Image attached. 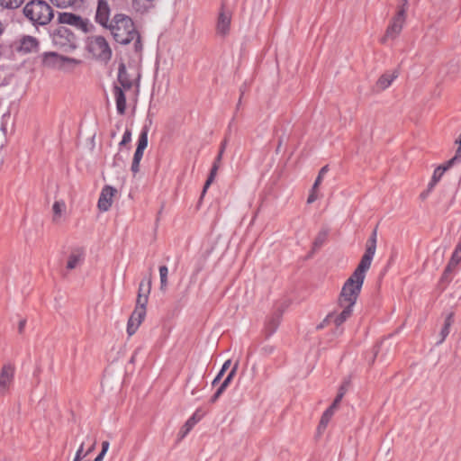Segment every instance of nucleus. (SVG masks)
Here are the masks:
<instances>
[{
	"mask_svg": "<svg viewBox=\"0 0 461 461\" xmlns=\"http://www.w3.org/2000/svg\"><path fill=\"white\" fill-rule=\"evenodd\" d=\"M405 20H406V8H405V5H403L402 6H401L398 9L396 14L390 21V23L386 28L385 33L381 40L382 43H386L390 40L396 39L400 35V33L403 28Z\"/></svg>",
	"mask_w": 461,
	"mask_h": 461,
	"instance_id": "nucleus-6",
	"label": "nucleus"
},
{
	"mask_svg": "<svg viewBox=\"0 0 461 461\" xmlns=\"http://www.w3.org/2000/svg\"><path fill=\"white\" fill-rule=\"evenodd\" d=\"M223 151H224V146H222L221 148V150H220L217 158H215V161H214L213 164H218L219 166L221 165V157H222Z\"/></svg>",
	"mask_w": 461,
	"mask_h": 461,
	"instance_id": "nucleus-44",
	"label": "nucleus"
},
{
	"mask_svg": "<svg viewBox=\"0 0 461 461\" xmlns=\"http://www.w3.org/2000/svg\"><path fill=\"white\" fill-rule=\"evenodd\" d=\"M110 443L108 441H103L102 442V450L98 454V456L95 458L94 461H104V458L109 449Z\"/></svg>",
	"mask_w": 461,
	"mask_h": 461,
	"instance_id": "nucleus-35",
	"label": "nucleus"
},
{
	"mask_svg": "<svg viewBox=\"0 0 461 461\" xmlns=\"http://www.w3.org/2000/svg\"><path fill=\"white\" fill-rule=\"evenodd\" d=\"M339 309L337 311H334L330 312L323 321V323L330 325L332 324L336 327H339L341 324H343L351 315L353 312V307L339 303L338 305Z\"/></svg>",
	"mask_w": 461,
	"mask_h": 461,
	"instance_id": "nucleus-8",
	"label": "nucleus"
},
{
	"mask_svg": "<svg viewBox=\"0 0 461 461\" xmlns=\"http://www.w3.org/2000/svg\"><path fill=\"white\" fill-rule=\"evenodd\" d=\"M131 131L130 129H126L123 133L122 139L120 142V146L126 145L129 142H131Z\"/></svg>",
	"mask_w": 461,
	"mask_h": 461,
	"instance_id": "nucleus-37",
	"label": "nucleus"
},
{
	"mask_svg": "<svg viewBox=\"0 0 461 461\" xmlns=\"http://www.w3.org/2000/svg\"><path fill=\"white\" fill-rule=\"evenodd\" d=\"M461 261V249L456 247L453 252L452 258L448 263V269L456 268L458 263Z\"/></svg>",
	"mask_w": 461,
	"mask_h": 461,
	"instance_id": "nucleus-31",
	"label": "nucleus"
},
{
	"mask_svg": "<svg viewBox=\"0 0 461 461\" xmlns=\"http://www.w3.org/2000/svg\"><path fill=\"white\" fill-rule=\"evenodd\" d=\"M108 27L114 40L121 44H128L137 36L132 19L123 14H115Z\"/></svg>",
	"mask_w": 461,
	"mask_h": 461,
	"instance_id": "nucleus-2",
	"label": "nucleus"
},
{
	"mask_svg": "<svg viewBox=\"0 0 461 461\" xmlns=\"http://www.w3.org/2000/svg\"><path fill=\"white\" fill-rule=\"evenodd\" d=\"M151 281L147 282V286L144 294H138L135 309L146 310L148 303L149 294L150 293Z\"/></svg>",
	"mask_w": 461,
	"mask_h": 461,
	"instance_id": "nucleus-23",
	"label": "nucleus"
},
{
	"mask_svg": "<svg viewBox=\"0 0 461 461\" xmlns=\"http://www.w3.org/2000/svg\"><path fill=\"white\" fill-rule=\"evenodd\" d=\"M117 190L110 185L104 186L100 194L97 207L102 212H107L112 204H113V199L114 195L116 194Z\"/></svg>",
	"mask_w": 461,
	"mask_h": 461,
	"instance_id": "nucleus-12",
	"label": "nucleus"
},
{
	"mask_svg": "<svg viewBox=\"0 0 461 461\" xmlns=\"http://www.w3.org/2000/svg\"><path fill=\"white\" fill-rule=\"evenodd\" d=\"M25 323H26V321H25V320H22V321L19 322V332H23V328H24V326H25Z\"/></svg>",
	"mask_w": 461,
	"mask_h": 461,
	"instance_id": "nucleus-49",
	"label": "nucleus"
},
{
	"mask_svg": "<svg viewBox=\"0 0 461 461\" xmlns=\"http://www.w3.org/2000/svg\"><path fill=\"white\" fill-rule=\"evenodd\" d=\"M24 0H0V5L5 8H17L19 7Z\"/></svg>",
	"mask_w": 461,
	"mask_h": 461,
	"instance_id": "nucleus-34",
	"label": "nucleus"
},
{
	"mask_svg": "<svg viewBox=\"0 0 461 461\" xmlns=\"http://www.w3.org/2000/svg\"><path fill=\"white\" fill-rule=\"evenodd\" d=\"M225 373V371H223L222 369L220 370L219 374L217 375H220V379L221 378V376L223 375V374Z\"/></svg>",
	"mask_w": 461,
	"mask_h": 461,
	"instance_id": "nucleus-54",
	"label": "nucleus"
},
{
	"mask_svg": "<svg viewBox=\"0 0 461 461\" xmlns=\"http://www.w3.org/2000/svg\"><path fill=\"white\" fill-rule=\"evenodd\" d=\"M58 20L61 24H68L74 26L75 28L84 32H89L90 28L92 27V24L87 19H84L81 16L71 13L59 14Z\"/></svg>",
	"mask_w": 461,
	"mask_h": 461,
	"instance_id": "nucleus-9",
	"label": "nucleus"
},
{
	"mask_svg": "<svg viewBox=\"0 0 461 461\" xmlns=\"http://www.w3.org/2000/svg\"><path fill=\"white\" fill-rule=\"evenodd\" d=\"M148 147V129L144 128L142 129L141 132L140 133L138 143H137V149L135 150L132 164H131V171L133 174H137L140 170V163L142 159L144 150Z\"/></svg>",
	"mask_w": 461,
	"mask_h": 461,
	"instance_id": "nucleus-11",
	"label": "nucleus"
},
{
	"mask_svg": "<svg viewBox=\"0 0 461 461\" xmlns=\"http://www.w3.org/2000/svg\"><path fill=\"white\" fill-rule=\"evenodd\" d=\"M146 317V310L135 309L133 310L131 315L127 323V333L129 336H132L136 333L139 327L143 322Z\"/></svg>",
	"mask_w": 461,
	"mask_h": 461,
	"instance_id": "nucleus-13",
	"label": "nucleus"
},
{
	"mask_svg": "<svg viewBox=\"0 0 461 461\" xmlns=\"http://www.w3.org/2000/svg\"><path fill=\"white\" fill-rule=\"evenodd\" d=\"M220 375H216V377L213 379L212 381V385H215L216 384H218L220 382Z\"/></svg>",
	"mask_w": 461,
	"mask_h": 461,
	"instance_id": "nucleus-51",
	"label": "nucleus"
},
{
	"mask_svg": "<svg viewBox=\"0 0 461 461\" xmlns=\"http://www.w3.org/2000/svg\"><path fill=\"white\" fill-rule=\"evenodd\" d=\"M237 369H238V363L235 364V366H233L231 371L228 374L227 377L224 379V381L221 384L220 388L221 390L225 391L226 388L229 386V384H230V382L232 381L233 377L236 375Z\"/></svg>",
	"mask_w": 461,
	"mask_h": 461,
	"instance_id": "nucleus-32",
	"label": "nucleus"
},
{
	"mask_svg": "<svg viewBox=\"0 0 461 461\" xmlns=\"http://www.w3.org/2000/svg\"><path fill=\"white\" fill-rule=\"evenodd\" d=\"M95 447V441L93 442V444L86 449V454L88 456L91 452L94 451Z\"/></svg>",
	"mask_w": 461,
	"mask_h": 461,
	"instance_id": "nucleus-48",
	"label": "nucleus"
},
{
	"mask_svg": "<svg viewBox=\"0 0 461 461\" xmlns=\"http://www.w3.org/2000/svg\"><path fill=\"white\" fill-rule=\"evenodd\" d=\"M345 393H346V389H345L343 386H341V387L339 388V391L338 394H342V398H343V397H344Z\"/></svg>",
	"mask_w": 461,
	"mask_h": 461,
	"instance_id": "nucleus-50",
	"label": "nucleus"
},
{
	"mask_svg": "<svg viewBox=\"0 0 461 461\" xmlns=\"http://www.w3.org/2000/svg\"><path fill=\"white\" fill-rule=\"evenodd\" d=\"M167 276H168V268L166 266H161L159 267V277H160V289L165 291L167 286Z\"/></svg>",
	"mask_w": 461,
	"mask_h": 461,
	"instance_id": "nucleus-27",
	"label": "nucleus"
},
{
	"mask_svg": "<svg viewBox=\"0 0 461 461\" xmlns=\"http://www.w3.org/2000/svg\"><path fill=\"white\" fill-rule=\"evenodd\" d=\"M42 65L50 69L65 70L68 67L77 66L78 59L65 57L56 52H44L41 56Z\"/></svg>",
	"mask_w": 461,
	"mask_h": 461,
	"instance_id": "nucleus-5",
	"label": "nucleus"
},
{
	"mask_svg": "<svg viewBox=\"0 0 461 461\" xmlns=\"http://www.w3.org/2000/svg\"><path fill=\"white\" fill-rule=\"evenodd\" d=\"M203 416H204V412L198 409L194 411V413L190 418H194L195 424H196L199 420H201L203 419Z\"/></svg>",
	"mask_w": 461,
	"mask_h": 461,
	"instance_id": "nucleus-40",
	"label": "nucleus"
},
{
	"mask_svg": "<svg viewBox=\"0 0 461 461\" xmlns=\"http://www.w3.org/2000/svg\"><path fill=\"white\" fill-rule=\"evenodd\" d=\"M23 14L32 23L48 24L53 18L51 6L43 0H32L26 4Z\"/></svg>",
	"mask_w": 461,
	"mask_h": 461,
	"instance_id": "nucleus-3",
	"label": "nucleus"
},
{
	"mask_svg": "<svg viewBox=\"0 0 461 461\" xmlns=\"http://www.w3.org/2000/svg\"><path fill=\"white\" fill-rule=\"evenodd\" d=\"M452 323H453V315H452V313H449L446 316L444 322L440 328V331H439V335H438L439 339L437 340V344H441L446 339V338L449 334L450 326L452 325Z\"/></svg>",
	"mask_w": 461,
	"mask_h": 461,
	"instance_id": "nucleus-20",
	"label": "nucleus"
},
{
	"mask_svg": "<svg viewBox=\"0 0 461 461\" xmlns=\"http://www.w3.org/2000/svg\"><path fill=\"white\" fill-rule=\"evenodd\" d=\"M377 230L375 229L367 240L366 250L357 268L344 283L339 297V303L354 307L361 293L366 278L376 250Z\"/></svg>",
	"mask_w": 461,
	"mask_h": 461,
	"instance_id": "nucleus-1",
	"label": "nucleus"
},
{
	"mask_svg": "<svg viewBox=\"0 0 461 461\" xmlns=\"http://www.w3.org/2000/svg\"><path fill=\"white\" fill-rule=\"evenodd\" d=\"M88 50L98 59L107 61L112 57V50L103 36H92L88 39Z\"/></svg>",
	"mask_w": 461,
	"mask_h": 461,
	"instance_id": "nucleus-7",
	"label": "nucleus"
},
{
	"mask_svg": "<svg viewBox=\"0 0 461 461\" xmlns=\"http://www.w3.org/2000/svg\"><path fill=\"white\" fill-rule=\"evenodd\" d=\"M110 17V7L105 0H99L96 9L95 19L98 23L107 27Z\"/></svg>",
	"mask_w": 461,
	"mask_h": 461,
	"instance_id": "nucleus-15",
	"label": "nucleus"
},
{
	"mask_svg": "<svg viewBox=\"0 0 461 461\" xmlns=\"http://www.w3.org/2000/svg\"><path fill=\"white\" fill-rule=\"evenodd\" d=\"M225 373V371H223L222 369L220 370L219 374L217 375H220V379L221 378V376L223 375V374Z\"/></svg>",
	"mask_w": 461,
	"mask_h": 461,
	"instance_id": "nucleus-53",
	"label": "nucleus"
},
{
	"mask_svg": "<svg viewBox=\"0 0 461 461\" xmlns=\"http://www.w3.org/2000/svg\"><path fill=\"white\" fill-rule=\"evenodd\" d=\"M342 400V394H337L333 403L330 405L331 408L337 410Z\"/></svg>",
	"mask_w": 461,
	"mask_h": 461,
	"instance_id": "nucleus-43",
	"label": "nucleus"
},
{
	"mask_svg": "<svg viewBox=\"0 0 461 461\" xmlns=\"http://www.w3.org/2000/svg\"><path fill=\"white\" fill-rule=\"evenodd\" d=\"M230 364H231V360H230V359L226 360V361L224 362V364L222 365L221 369H222L223 371H226V370L230 367Z\"/></svg>",
	"mask_w": 461,
	"mask_h": 461,
	"instance_id": "nucleus-47",
	"label": "nucleus"
},
{
	"mask_svg": "<svg viewBox=\"0 0 461 461\" xmlns=\"http://www.w3.org/2000/svg\"><path fill=\"white\" fill-rule=\"evenodd\" d=\"M147 284L145 285L144 282H141L139 286V293L138 294H144L146 290Z\"/></svg>",
	"mask_w": 461,
	"mask_h": 461,
	"instance_id": "nucleus-46",
	"label": "nucleus"
},
{
	"mask_svg": "<svg viewBox=\"0 0 461 461\" xmlns=\"http://www.w3.org/2000/svg\"><path fill=\"white\" fill-rule=\"evenodd\" d=\"M15 375L14 365L5 364L0 370V395H5L13 387Z\"/></svg>",
	"mask_w": 461,
	"mask_h": 461,
	"instance_id": "nucleus-10",
	"label": "nucleus"
},
{
	"mask_svg": "<svg viewBox=\"0 0 461 461\" xmlns=\"http://www.w3.org/2000/svg\"><path fill=\"white\" fill-rule=\"evenodd\" d=\"M328 170H329L328 166H324L321 168V170L319 171L318 176L313 184L314 187H319L321 185V184L323 180V177L326 175V173L328 172Z\"/></svg>",
	"mask_w": 461,
	"mask_h": 461,
	"instance_id": "nucleus-36",
	"label": "nucleus"
},
{
	"mask_svg": "<svg viewBox=\"0 0 461 461\" xmlns=\"http://www.w3.org/2000/svg\"><path fill=\"white\" fill-rule=\"evenodd\" d=\"M397 77L398 73L396 71L383 74L376 81V88L378 90L387 89Z\"/></svg>",
	"mask_w": 461,
	"mask_h": 461,
	"instance_id": "nucleus-18",
	"label": "nucleus"
},
{
	"mask_svg": "<svg viewBox=\"0 0 461 461\" xmlns=\"http://www.w3.org/2000/svg\"><path fill=\"white\" fill-rule=\"evenodd\" d=\"M66 210V203L63 201H56L53 203L52 206V212H53V221L57 222L60 220L61 216L63 215L64 212Z\"/></svg>",
	"mask_w": 461,
	"mask_h": 461,
	"instance_id": "nucleus-25",
	"label": "nucleus"
},
{
	"mask_svg": "<svg viewBox=\"0 0 461 461\" xmlns=\"http://www.w3.org/2000/svg\"><path fill=\"white\" fill-rule=\"evenodd\" d=\"M39 41L32 36H24L20 40L17 50L23 54L38 50Z\"/></svg>",
	"mask_w": 461,
	"mask_h": 461,
	"instance_id": "nucleus-16",
	"label": "nucleus"
},
{
	"mask_svg": "<svg viewBox=\"0 0 461 461\" xmlns=\"http://www.w3.org/2000/svg\"><path fill=\"white\" fill-rule=\"evenodd\" d=\"M453 269L454 268L448 269V266L446 267V269L442 275V277L439 281V285L441 286V289H444L451 281V279H452L451 273H452Z\"/></svg>",
	"mask_w": 461,
	"mask_h": 461,
	"instance_id": "nucleus-29",
	"label": "nucleus"
},
{
	"mask_svg": "<svg viewBox=\"0 0 461 461\" xmlns=\"http://www.w3.org/2000/svg\"><path fill=\"white\" fill-rule=\"evenodd\" d=\"M52 41L55 46L64 51L74 50L77 47V39L76 35L67 27L61 25L58 27L53 34Z\"/></svg>",
	"mask_w": 461,
	"mask_h": 461,
	"instance_id": "nucleus-4",
	"label": "nucleus"
},
{
	"mask_svg": "<svg viewBox=\"0 0 461 461\" xmlns=\"http://www.w3.org/2000/svg\"><path fill=\"white\" fill-rule=\"evenodd\" d=\"M114 98L116 102V109L118 113L124 114L126 111V97L123 89L118 86H114L113 89Z\"/></svg>",
	"mask_w": 461,
	"mask_h": 461,
	"instance_id": "nucleus-19",
	"label": "nucleus"
},
{
	"mask_svg": "<svg viewBox=\"0 0 461 461\" xmlns=\"http://www.w3.org/2000/svg\"><path fill=\"white\" fill-rule=\"evenodd\" d=\"M336 410L331 408L330 406L323 412L319 428L325 429L331 420L332 416L334 415Z\"/></svg>",
	"mask_w": 461,
	"mask_h": 461,
	"instance_id": "nucleus-26",
	"label": "nucleus"
},
{
	"mask_svg": "<svg viewBox=\"0 0 461 461\" xmlns=\"http://www.w3.org/2000/svg\"><path fill=\"white\" fill-rule=\"evenodd\" d=\"M194 420H195L194 418H189L185 421L184 426L181 428L179 433L181 434L182 438L185 437L190 432V430L194 428V426L195 425Z\"/></svg>",
	"mask_w": 461,
	"mask_h": 461,
	"instance_id": "nucleus-33",
	"label": "nucleus"
},
{
	"mask_svg": "<svg viewBox=\"0 0 461 461\" xmlns=\"http://www.w3.org/2000/svg\"><path fill=\"white\" fill-rule=\"evenodd\" d=\"M86 456V451L84 450V444L82 443L76 453L74 461H81Z\"/></svg>",
	"mask_w": 461,
	"mask_h": 461,
	"instance_id": "nucleus-38",
	"label": "nucleus"
},
{
	"mask_svg": "<svg viewBox=\"0 0 461 461\" xmlns=\"http://www.w3.org/2000/svg\"><path fill=\"white\" fill-rule=\"evenodd\" d=\"M456 248H458L459 249H461V240L458 242V244L456 245Z\"/></svg>",
	"mask_w": 461,
	"mask_h": 461,
	"instance_id": "nucleus-55",
	"label": "nucleus"
},
{
	"mask_svg": "<svg viewBox=\"0 0 461 461\" xmlns=\"http://www.w3.org/2000/svg\"><path fill=\"white\" fill-rule=\"evenodd\" d=\"M156 0H132V8L138 13H145L154 6Z\"/></svg>",
	"mask_w": 461,
	"mask_h": 461,
	"instance_id": "nucleus-22",
	"label": "nucleus"
},
{
	"mask_svg": "<svg viewBox=\"0 0 461 461\" xmlns=\"http://www.w3.org/2000/svg\"><path fill=\"white\" fill-rule=\"evenodd\" d=\"M224 391L221 390L220 387L218 388V390L216 391V393H214V395L212 397V402H214L218 400V398L222 394Z\"/></svg>",
	"mask_w": 461,
	"mask_h": 461,
	"instance_id": "nucleus-45",
	"label": "nucleus"
},
{
	"mask_svg": "<svg viewBox=\"0 0 461 461\" xmlns=\"http://www.w3.org/2000/svg\"><path fill=\"white\" fill-rule=\"evenodd\" d=\"M50 2L59 8H68L77 5L80 0H50Z\"/></svg>",
	"mask_w": 461,
	"mask_h": 461,
	"instance_id": "nucleus-30",
	"label": "nucleus"
},
{
	"mask_svg": "<svg viewBox=\"0 0 461 461\" xmlns=\"http://www.w3.org/2000/svg\"><path fill=\"white\" fill-rule=\"evenodd\" d=\"M431 186H432V183H429L427 190H425L424 192H422L420 194V200L424 201V200H426L429 196Z\"/></svg>",
	"mask_w": 461,
	"mask_h": 461,
	"instance_id": "nucleus-41",
	"label": "nucleus"
},
{
	"mask_svg": "<svg viewBox=\"0 0 461 461\" xmlns=\"http://www.w3.org/2000/svg\"><path fill=\"white\" fill-rule=\"evenodd\" d=\"M456 143H458L459 146L456 151V155L454 156V158L458 159V161H461V133L458 140H456Z\"/></svg>",
	"mask_w": 461,
	"mask_h": 461,
	"instance_id": "nucleus-42",
	"label": "nucleus"
},
{
	"mask_svg": "<svg viewBox=\"0 0 461 461\" xmlns=\"http://www.w3.org/2000/svg\"><path fill=\"white\" fill-rule=\"evenodd\" d=\"M456 161H458V159H456V158H452L451 159H449L448 161H447L446 163H444L443 165H440L438 166L435 170H434V184L438 181L440 179V177L442 176V175L447 170L449 169Z\"/></svg>",
	"mask_w": 461,
	"mask_h": 461,
	"instance_id": "nucleus-24",
	"label": "nucleus"
},
{
	"mask_svg": "<svg viewBox=\"0 0 461 461\" xmlns=\"http://www.w3.org/2000/svg\"><path fill=\"white\" fill-rule=\"evenodd\" d=\"M4 32V25L3 23L0 22V35L3 33Z\"/></svg>",
	"mask_w": 461,
	"mask_h": 461,
	"instance_id": "nucleus-52",
	"label": "nucleus"
},
{
	"mask_svg": "<svg viewBox=\"0 0 461 461\" xmlns=\"http://www.w3.org/2000/svg\"><path fill=\"white\" fill-rule=\"evenodd\" d=\"M318 188L319 187H314V185H312L311 193L307 198L308 203H312L313 202H315L318 199V194H317Z\"/></svg>",
	"mask_w": 461,
	"mask_h": 461,
	"instance_id": "nucleus-39",
	"label": "nucleus"
},
{
	"mask_svg": "<svg viewBox=\"0 0 461 461\" xmlns=\"http://www.w3.org/2000/svg\"><path fill=\"white\" fill-rule=\"evenodd\" d=\"M231 23V14L224 9L219 14L217 23H216V32L221 36H226L230 30Z\"/></svg>",
	"mask_w": 461,
	"mask_h": 461,
	"instance_id": "nucleus-14",
	"label": "nucleus"
},
{
	"mask_svg": "<svg viewBox=\"0 0 461 461\" xmlns=\"http://www.w3.org/2000/svg\"><path fill=\"white\" fill-rule=\"evenodd\" d=\"M118 82L121 85L120 87H122L123 90H129L132 86V82L129 78L126 68L122 64L119 68Z\"/></svg>",
	"mask_w": 461,
	"mask_h": 461,
	"instance_id": "nucleus-21",
	"label": "nucleus"
},
{
	"mask_svg": "<svg viewBox=\"0 0 461 461\" xmlns=\"http://www.w3.org/2000/svg\"><path fill=\"white\" fill-rule=\"evenodd\" d=\"M85 259V251L83 249H75L68 255L67 261V268L68 270L75 269L83 263Z\"/></svg>",
	"mask_w": 461,
	"mask_h": 461,
	"instance_id": "nucleus-17",
	"label": "nucleus"
},
{
	"mask_svg": "<svg viewBox=\"0 0 461 461\" xmlns=\"http://www.w3.org/2000/svg\"><path fill=\"white\" fill-rule=\"evenodd\" d=\"M218 169H219V165L218 164H213L212 165V167L211 169V172H210V175H209V177L208 179L206 180L205 184H204V186H203V193H205L206 190L208 189V187L212 185V183L214 181V178L217 175V172H218Z\"/></svg>",
	"mask_w": 461,
	"mask_h": 461,
	"instance_id": "nucleus-28",
	"label": "nucleus"
}]
</instances>
